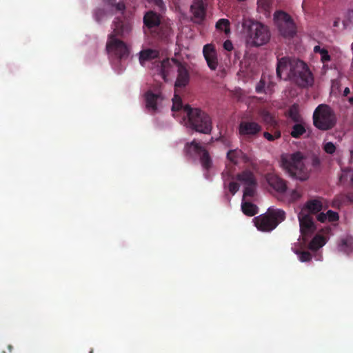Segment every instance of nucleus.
I'll use <instances>...</instances> for the list:
<instances>
[{
    "label": "nucleus",
    "instance_id": "nucleus-6",
    "mask_svg": "<svg viewBox=\"0 0 353 353\" xmlns=\"http://www.w3.org/2000/svg\"><path fill=\"white\" fill-rule=\"evenodd\" d=\"M245 43L250 46H260L268 43L270 39L268 28L256 21H248L243 25Z\"/></svg>",
    "mask_w": 353,
    "mask_h": 353
},
{
    "label": "nucleus",
    "instance_id": "nucleus-7",
    "mask_svg": "<svg viewBox=\"0 0 353 353\" xmlns=\"http://www.w3.org/2000/svg\"><path fill=\"white\" fill-rule=\"evenodd\" d=\"M285 218V213L280 209L268 208V212L253 219L255 226L262 232H270Z\"/></svg>",
    "mask_w": 353,
    "mask_h": 353
},
{
    "label": "nucleus",
    "instance_id": "nucleus-5",
    "mask_svg": "<svg viewBox=\"0 0 353 353\" xmlns=\"http://www.w3.org/2000/svg\"><path fill=\"white\" fill-rule=\"evenodd\" d=\"M306 159L300 152L284 154L281 156V166L292 178L303 181L309 178Z\"/></svg>",
    "mask_w": 353,
    "mask_h": 353
},
{
    "label": "nucleus",
    "instance_id": "nucleus-18",
    "mask_svg": "<svg viewBox=\"0 0 353 353\" xmlns=\"http://www.w3.org/2000/svg\"><path fill=\"white\" fill-rule=\"evenodd\" d=\"M314 52L319 55V59L323 64L322 70L325 73L330 68L329 63L332 61V57L327 49L321 48L320 46H316L314 48Z\"/></svg>",
    "mask_w": 353,
    "mask_h": 353
},
{
    "label": "nucleus",
    "instance_id": "nucleus-21",
    "mask_svg": "<svg viewBox=\"0 0 353 353\" xmlns=\"http://www.w3.org/2000/svg\"><path fill=\"white\" fill-rule=\"evenodd\" d=\"M143 21L145 25L149 28L156 27L160 23V15L153 11H149L145 14Z\"/></svg>",
    "mask_w": 353,
    "mask_h": 353
},
{
    "label": "nucleus",
    "instance_id": "nucleus-32",
    "mask_svg": "<svg viewBox=\"0 0 353 353\" xmlns=\"http://www.w3.org/2000/svg\"><path fill=\"white\" fill-rule=\"evenodd\" d=\"M290 117L295 121H300L301 117L299 114V108L298 106L294 105L291 107L289 112Z\"/></svg>",
    "mask_w": 353,
    "mask_h": 353
},
{
    "label": "nucleus",
    "instance_id": "nucleus-4",
    "mask_svg": "<svg viewBox=\"0 0 353 353\" xmlns=\"http://www.w3.org/2000/svg\"><path fill=\"white\" fill-rule=\"evenodd\" d=\"M324 200L321 197L309 199L299 206L298 219L302 235L313 234L316 230L312 215H317L323 208Z\"/></svg>",
    "mask_w": 353,
    "mask_h": 353
},
{
    "label": "nucleus",
    "instance_id": "nucleus-43",
    "mask_svg": "<svg viewBox=\"0 0 353 353\" xmlns=\"http://www.w3.org/2000/svg\"><path fill=\"white\" fill-rule=\"evenodd\" d=\"M340 25V20L339 19H336L333 22V26L335 28H339Z\"/></svg>",
    "mask_w": 353,
    "mask_h": 353
},
{
    "label": "nucleus",
    "instance_id": "nucleus-8",
    "mask_svg": "<svg viewBox=\"0 0 353 353\" xmlns=\"http://www.w3.org/2000/svg\"><path fill=\"white\" fill-rule=\"evenodd\" d=\"M241 186L243 188V197H252L254 195L256 188V181L254 174L248 170H245L239 174L236 181H232L229 185V190L232 194H235Z\"/></svg>",
    "mask_w": 353,
    "mask_h": 353
},
{
    "label": "nucleus",
    "instance_id": "nucleus-23",
    "mask_svg": "<svg viewBox=\"0 0 353 353\" xmlns=\"http://www.w3.org/2000/svg\"><path fill=\"white\" fill-rule=\"evenodd\" d=\"M227 159L234 164L247 161V157L238 149L229 150L227 152Z\"/></svg>",
    "mask_w": 353,
    "mask_h": 353
},
{
    "label": "nucleus",
    "instance_id": "nucleus-11",
    "mask_svg": "<svg viewBox=\"0 0 353 353\" xmlns=\"http://www.w3.org/2000/svg\"><path fill=\"white\" fill-rule=\"evenodd\" d=\"M274 23L280 34L285 37H292L296 32L294 23L291 17L284 12L277 11L274 14Z\"/></svg>",
    "mask_w": 353,
    "mask_h": 353
},
{
    "label": "nucleus",
    "instance_id": "nucleus-26",
    "mask_svg": "<svg viewBox=\"0 0 353 353\" xmlns=\"http://www.w3.org/2000/svg\"><path fill=\"white\" fill-rule=\"evenodd\" d=\"M248 197H243L241 203L243 212L248 216H254L258 212L257 207L247 201Z\"/></svg>",
    "mask_w": 353,
    "mask_h": 353
},
{
    "label": "nucleus",
    "instance_id": "nucleus-20",
    "mask_svg": "<svg viewBox=\"0 0 353 353\" xmlns=\"http://www.w3.org/2000/svg\"><path fill=\"white\" fill-rule=\"evenodd\" d=\"M260 130V125L255 122H243L239 126V132L241 134H254Z\"/></svg>",
    "mask_w": 353,
    "mask_h": 353
},
{
    "label": "nucleus",
    "instance_id": "nucleus-41",
    "mask_svg": "<svg viewBox=\"0 0 353 353\" xmlns=\"http://www.w3.org/2000/svg\"><path fill=\"white\" fill-rule=\"evenodd\" d=\"M223 48L228 51L232 50L233 48L232 42L229 40L225 41L223 43Z\"/></svg>",
    "mask_w": 353,
    "mask_h": 353
},
{
    "label": "nucleus",
    "instance_id": "nucleus-13",
    "mask_svg": "<svg viewBox=\"0 0 353 353\" xmlns=\"http://www.w3.org/2000/svg\"><path fill=\"white\" fill-rule=\"evenodd\" d=\"M312 234H309L303 236L301 234V236L297 242L292 245V250L298 256L299 260L301 262L310 261L312 258L310 252L305 250L307 247V242L308 239Z\"/></svg>",
    "mask_w": 353,
    "mask_h": 353
},
{
    "label": "nucleus",
    "instance_id": "nucleus-37",
    "mask_svg": "<svg viewBox=\"0 0 353 353\" xmlns=\"http://www.w3.org/2000/svg\"><path fill=\"white\" fill-rule=\"evenodd\" d=\"M261 116L265 122H266L268 123H271V124L273 123V122H274L273 118L268 112L264 111V110L262 111L261 112Z\"/></svg>",
    "mask_w": 353,
    "mask_h": 353
},
{
    "label": "nucleus",
    "instance_id": "nucleus-36",
    "mask_svg": "<svg viewBox=\"0 0 353 353\" xmlns=\"http://www.w3.org/2000/svg\"><path fill=\"white\" fill-rule=\"evenodd\" d=\"M106 15V12L103 9H97L94 14V18L97 21H100L103 19L104 17Z\"/></svg>",
    "mask_w": 353,
    "mask_h": 353
},
{
    "label": "nucleus",
    "instance_id": "nucleus-33",
    "mask_svg": "<svg viewBox=\"0 0 353 353\" xmlns=\"http://www.w3.org/2000/svg\"><path fill=\"white\" fill-rule=\"evenodd\" d=\"M323 148L326 153L330 154H332L336 151V145L330 141L324 142Z\"/></svg>",
    "mask_w": 353,
    "mask_h": 353
},
{
    "label": "nucleus",
    "instance_id": "nucleus-40",
    "mask_svg": "<svg viewBox=\"0 0 353 353\" xmlns=\"http://www.w3.org/2000/svg\"><path fill=\"white\" fill-rule=\"evenodd\" d=\"M340 88L339 81L336 80L333 81L332 83V92L338 91Z\"/></svg>",
    "mask_w": 353,
    "mask_h": 353
},
{
    "label": "nucleus",
    "instance_id": "nucleus-35",
    "mask_svg": "<svg viewBox=\"0 0 353 353\" xmlns=\"http://www.w3.org/2000/svg\"><path fill=\"white\" fill-rule=\"evenodd\" d=\"M271 2L272 0H257L258 7L259 9H261L266 12L271 4Z\"/></svg>",
    "mask_w": 353,
    "mask_h": 353
},
{
    "label": "nucleus",
    "instance_id": "nucleus-38",
    "mask_svg": "<svg viewBox=\"0 0 353 353\" xmlns=\"http://www.w3.org/2000/svg\"><path fill=\"white\" fill-rule=\"evenodd\" d=\"M281 134L279 132H275L273 134L269 133V132H265L264 133V137L267 139L268 141H274L279 137H280Z\"/></svg>",
    "mask_w": 353,
    "mask_h": 353
},
{
    "label": "nucleus",
    "instance_id": "nucleus-22",
    "mask_svg": "<svg viewBox=\"0 0 353 353\" xmlns=\"http://www.w3.org/2000/svg\"><path fill=\"white\" fill-rule=\"evenodd\" d=\"M316 219L321 223L334 222L339 219V214L331 210H327L326 212L321 211L316 215Z\"/></svg>",
    "mask_w": 353,
    "mask_h": 353
},
{
    "label": "nucleus",
    "instance_id": "nucleus-30",
    "mask_svg": "<svg viewBox=\"0 0 353 353\" xmlns=\"http://www.w3.org/2000/svg\"><path fill=\"white\" fill-rule=\"evenodd\" d=\"M339 179L343 183L350 181L353 184V170H343Z\"/></svg>",
    "mask_w": 353,
    "mask_h": 353
},
{
    "label": "nucleus",
    "instance_id": "nucleus-12",
    "mask_svg": "<svg viewBox=\"0 0 353 353\" xmlns=\"http://www.w3.org/2000/svg\"><path fill=\"white\" fill-rule=\"evenodd\" d=\"M185 150L192 157H199L201 165L204 169L208 170L211 167L212 161L209 154L199 143L193 141L185 145Z\"/></svg>",
    "mask_w": 353,
    "mask_h": 353
},
{
    "label": "nucleus",
    "instance_id": "nucleus-2",
    "mask_svg": "<svg viewBox=\"0 0 353 353\" xmlns=\"http://www.w3.org/2000/svg\"><path fill=\"white\" fill-rule=\"evenodd\" d=\"M172 111L173 116L179 117L180 123L186 128L204 134L210 132L212 123L210 117L200 109L183 106L181 97L176 93L172 98Z\"/></svg>",
    "mask_w": 353,
    "mask_h": 353
},
{
    "label": "nucleus",
    "instance_id": "nucleus-31",
    "mask_svg": "<svg viewBox=\"0 0 353 353\" xmlns=\"http://www.w3.org/2000/svg\"><path fill=\"white\" fill-rule=\"evenodd\" d=\"M216 27L217 29L224 31L226 34H228L230 32L229 28V21L228 19H221L219 20L216 24Z\"/></svg>",
    "mask_w": 353,
    "mask_h": 353
},
{
    "label": "nucleus",
    "instance_id": "nucleus-10",
    "mask_svg": "<svg viewBox=\"0 0 353 353\" xmlns=\"http://www.w3.org/2000/svg\"><path fill=\"white\" fill-rule=\"evenodd\" d=\"M106 50L109 56L117 59H127L130 53V46L114 34L108 36Z\"/></svg>",
    "mask_w": 353,
    "mask_h": 353
},
{
    "label": "nucleus",
    "instance_id": "nucleus-1",
    "mask_svg": "<svg viewBox=\"0 0 353 353\" xmlns=\"http://www.w3.org/2000/svg\"><path fill=\"white\" fill-rule=\"evenodd\" d=\"M137 55L141 66L150 68L154 74H159L165 81L172 79L176 72V88L184 87L188 84L189 74L186 67L174 59L157 61L159 52L148 48H143Z\"/></svg>",
    "mask_w": 353,
    "mask_h": 353
},
{
    "label": "nucleus",
    "instance_id": "nucleus-34",
    "mask_svg": "<svg viewBox=\"0 0 353 353\" xmlns=\"http://www.w3.org/2000/svg\"><path fill=\"white\" fill-rule=\"evenodd\" d=\"M256 90L259 93L262 92L263 91H264L265 92L270 91V90L269 89V87H266L265 77H263L262 79L260 81V82L256 85Z\"/></svg>",
    "mask_w": 353,
    "mask_h": 353
},
{
    "label": "nucleus",
    "instance_id": "nucleus-42",
    "mask_svg": "<svg viewBox=\"0 0 353 353\" xmlns=\"http://www.w3.org/2000/svg\"><path fill=\"white\" fill-rule=\"evenodd\" d=\"M347 17L350 21L353 23V8L347 12Z\"/></svg>",
    "mask_w": 353,
    "mask_h": 353
},
{
    "label": "nucleus",
    "instance_id": "nucleus-28",
    "mask_svg": "<svg viewBox=\"0 0 353 353\" xmlns=\"http://www.w3.org/2000/svg\"><path fill=\"white\" fill-rule=\"evenodd\" d=\"M306 132L305 125L303 122L295 124L292 130L291 135L294 138H298Z\"/></svg>",
    "mask_w": 353,
    "mask_h": 353
},
{
    "label": "nucleus",
    "instance_id": "nucleus-9",
    "mask_svg": "<svg viewBox=\"0 0 353 353\" xmlns=\"http://www.w3.org/2000/svg\"><path fill=\"white\" fill-rule=\"evenodd\" d=\"M313 121L317 128L326 130L334 126L336 119L330 108L321 104L314 112Z\"/></svg>",
    "mask_w": 353,
    "mask_h": 353
},
{
    "label": "nucleus",
    "instance_id": "nucleus-29",
    "mask_svg": "<svg viewBox=\"0 0 353 353\" xmlns=\"http://www.w3.org/2000/svg\"><path fill=\"white\" fill-rule=\"evenodd\" d=\"M104 3L110 11L119 10L123 11L125 9V6L123 3H115V0H104Z\"/></svg>",
    "mask_w": 353,
    "mask_h": 353
},
{
    "label": "nucleus",
    "instance_id": "nucleus-14",
    "mask_svg": "<svg viewBox=\"0 0 353 353\" xmlns=\"http://www.w3.org/2000/svg\"><path fill=\"white\" fill-rule=\"evenodd\" d=\"M146 108L149 111L155 112L162 106L164 97L159 89L148 90L145 94Z\"/></svg>",
    "mask_w": 353,
    "mask_h": 353
},
{
    "label": "nucleus",
    "instance_id": "nucleus-47",
    "mask_svg": "<svg viewBox=\"0 0 353 353\" xmlns=\"http://www.w3.org/2000/svg\"><path fill=\"white\" fill-rule=\"evenodd\" d=\"M352 157L353 158V151L351 152Z\"/></svg>",
    "mask_w": 353,
    "mask_h": 353
},
{
    "label": "nucleus",
    "instance_id": "nucleus-39",
    "mask_svg": "<svg viewBox=\"0 0 353 353\" xmlns=\"http://www.w3.org/2000/svg\"><path fill=\"white\" fill-rule=\"evenodd\" d=\"M150 3H152L159 10L164 9V5L162 0H148Z\"/></svg>",
    "mask_w": 353,
    "mask_h": 353
},
{
    "label": "nucleus",
    "instance_id": "nucleus-27",
    "mask_svg": "<svg viewBox=\"0 0 353 353\" xmlns=\"http://www.w3.org/2000/svg\"><path fill=\"white\" fill-rule=\"evenodd\" d=\"M303 196V191L300 188L289 190L285 193V198L289 202H294L300 199Z\"/></svg>",
    "mask_w": 353,
    "mask_h": 353
},
{
    "label": "nucleus",
    "instance_id": "nucleus-15",
    "mask_svg": "<svg viewBox=\"0 0 353 353\" xmlns=\"http://www.w3.org/2000/svg\"><path fill=\"white\" fill-rule=\"evenodd\" d=\"M203 55L208 68L211 70H216L219 66L218 54L216 50L212 43L205 44L203 48Z\"/></svg>",
    "mask_w": 353,
    "mask_h": 353
},
{
    "label": "nucleus",
    "instance_id": "nucleus-17",
    "mask_svg": "<svg viewBox=\"0 0 353 353\" xmlns=\"http://www.w3.org/2000/svg\"><path fill=\"white\" fill-rule=\"evenodd\" d=\"M190 10L194 20L197 22L201 21L205 15V4L203 0H193Z\"/></svg>",
    "mask_w": 353,
    "mask_h": 353
},
{
    "label": "nucleus",
    "instance_id": "nucleus-45",
    "mask_svg": "<svg viewBox=\"0 0 353 353\" xmlns=\"http://www.w3.org/2000/svg\"><path fill=\"white\" fill-rule=\"evenodd\" d=\"M348 101L351 104H353V97L349 98Z\"/></svg>",
    "mask_w": 353,
    "mask_h": 353
},
{
    "label": "nucleus",
    "instance_id": "nucleus-46",
    "mask_svg": "<svg viewBox=\"0 0 353 353\" xmlns=\"http://www.w3.org/2000/svg\"><path fill=\"white\" fill-rule=\"evenodd\" d=\"M319 163V161L317 159L314 160V164L318 165Z\"/></svg>",
    "mask_w": 353,
    "mask_h": 353
},
{
    "label": "nucleus",
    "instance_id": "nucleus-16",
    "mask_svg": "<svg viewBox=\"0 0 353 353\" xmlns=\"http://www.w3.org/2000/svg\"><path fill=\"white\" fill-rule=\"evenodd\" d=\"M112 28L113 32L111 34L116 36L125 37L130 33L132 29V23L130 20L117 18L113 22Z\"/></svg>",
    "mask_w": 353,
    "mask_h": 353
},
{
    "label": "nucleus",
    "instance_id": "nucleus-19",
    "mask_svg": "<svg viewBox=\"0 0 353 353\" xmlns=\"http://www.w3.org/2000/svg\"><path fill=\"white\" fill-rule=\"evenodd\" d=\"M267 181L278 192L283 193L286 191L285 183L276 174H268L267 176Z\"/></svg>",
    "mask_w": 353,
    "mask_h": 353
},
{
    "label": "nucleus",
    "instance_id": "nucleus-44",
    "mask_svg": "<svg viewBox=\"0 0 353 353\" xmlns=\"http://www.w3.org/2000/svg\"><path fill=\"white\" fill-rule=\"evenodd\" d=\"M350 92L349 88H345L343 91V95L347 96Z\"/></svg>",
    "mask_w": 353,
    "mask_h": 353
},
{
    "label": "nucleus",
    "instance_id": "nucleus-25",
    "mask_svg": "<svg viewBox=\"0 0 353 353\" xmlns=\"http://www.w3.org/2000/svg\"><path fill=\"white\" fill-rule=\"evenodd\" d=\"M338 250L345 254H350L353 251V238L347 236L343 239L338 245Z\"/></svg>",
    "mask_w": 353,
    "mask_h": 353
},
{
    "label": "nucleus",
    "instance_id": "nucleus-24",
    "mask_svg": "<svg viewBox=\"0 0 353 353\" xmlns=\"http://www.w3.org/2000/svg\"><path fill=\"white\" fill-rule=\"evenodd\" d=\"M326 238L321 234H316L307 246L312 250H317L326 243Z\"/></svg>",
    "mask_w": 353,
    "mask_h": 353
},
{
    "label": "nucleus",
    "instance_id": "nucleus-3",
    "mask_svg": "<svg viewBox=\"0 0 353 353\" xmlns=\"http://www.w3.org/2000/svg\"><path fill=\"white\" fill-rule=\"evenodd\" d=\"M276 74L280 79H290L301 87L313 85L314 77L307 65L296 59L283 57L278 61Z\"/></svg>",
    "mask_w": 353,
    "mask_h": 353
}]
</instances>
